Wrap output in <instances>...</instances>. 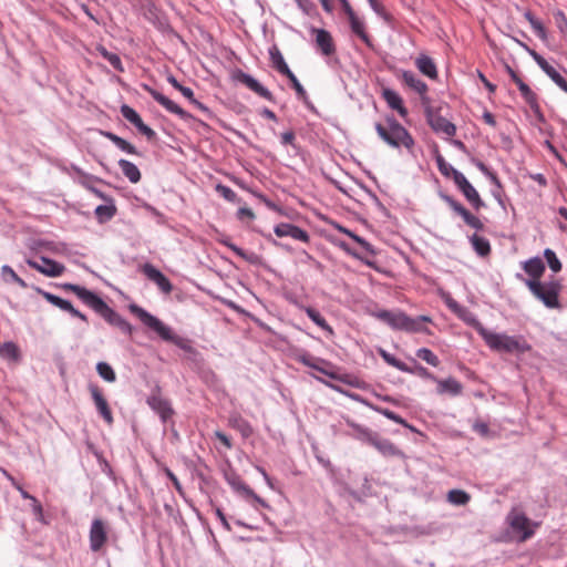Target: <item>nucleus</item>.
<instances>
[{
  "label": "nucleus",
  "instance_id": "obj_1",
  "mask_svg": "<svg viewBox=\"0 0 567 567\" xmlns=\"http://www.w3.org/2000/svg\"><path fill=\"white\" fill-rule=\"evenodd\" d=\"M73 293L87 307L93 309L109 324L118 328L123 333L131 336L133 327L120 313L112 309L100 296L84 287L73 285Z\"/></svg>",
  "mask_w": 567,
  "mask_h": 567
},
{
  "label": "nucleus",
  "instance_id": "obj_2",
  "mask_svg": "<svg viewBox=\"0 0 567 567\" xmlns=\"http://www.w3.org/2000/svg\"><path fill=\"white\" fill-rule=\"evenodd\" d=\"M130 311L136 316L146 327L155 331L164 341L171 342L187 353L197 355L198 351L192 346L189 339L179 337L173 330L163 323L158 318L147 312L136 303L128 306Z\"/></svg>",
  "mask_w": 567,
  "mask_h": 567
},
{
  "label": "nucleus",
  "instance_id": "obj_3",
  "mask_svg": "<svg viewBox=\"0 0 567 567\" xmlns=\"http://www.w3.org/2000/svg\"><path fill=\"white\" fill-rule=\"evenodd\" d=\"M373 316L386 323L394 330H402L406 332H427V328L423 326L424 322H431V318L427 316H419L416 318L409 317L403 311H390V310H379L373 312Z\"/></svg>",
  "mask_w": 567,
  "mask_h": 567
},
{
  "label": "nucleus",
  "instance_id": "obj_4",
  "mask_svg": "<svg viewBox=\"0 0 567 567\" xmlns=\"http://www.w3.org/2000/svg\"><path fill=\"white\" fill-rule=\"evenodd\" d=\"M385 123L386 125L375 123L374 126L382 141L394 148L404 146L408 150H411L414 146L412 135L393 115L386 116Z\"/></svg>",
  "mask_w": 567,
  "mask_h": 567
},
{
  "label": "nucleus",
  "instance_id": "obj_5",
  "mask_svg": "<svg viewBox=\"0 0 567 567\" xmlns=\"http://www.w3.org/2000/svg\"><path fill=\"white\" fill-rule=\"evenodd\" d=\"M485 343L499 353L523 354L532 350V346L523 336H507L488 331Z\"/></svg>",
  "mask_w": 567,
  "mask_h": 567
},
{
  "label": "nucleus",
  "instance_id": "obj_6",
  "mask_svg": "<svg viewBox=\"0 0 567 567\" xmlns=\"http://www.w3.org/2000/svg\"><path fill=\"white\" fill-rule=\"evenodd\" d=\"M526 286L530 292L539 299L547 308L560 309L559 293L561 291V284L558 280H550L540 282L538 280H525Z\"/></svg>",
  "mask_w": 567,
  "mask_h": 567
},
{
  "label": "nucleus",
  "instance_id": "obj_7",
  "mask_svg": "<svg viewBox=\"0 0 567 567\" xmlns=\"http://www.w3.org/2000/svg\"><path fill=\"white\" fill-rule=\"evenodd\" d=\"M224 478L229 484V486L239 494L241 497L246 499H252L258 503L260 506L268 508V503L258 496L254 489H251L241 478V476L231 467L224 471Z\"/></svg>",
  "mask_w": 567,
  "mask_h": 567
},
{
  "label": "nucleus",
  "instance_id": "obj_8",
  "mask_svg": "<svg viewBox=\"0 0 567 567\" xmlns=\"http://www.w3.org/2000/svg\"><path fill=\"white\" fill-rule=\"evenodd\" d=\"M425 117L427 124L435 133H443L450 137L456 134V126L452 122L446 120L444 116H442L439 110H434L431 106H426Z\"/></svg>",
  "mask_w": 567,
  "mask_h": 567
},
{
  "label": "nucleus",
  "instance_id": "obj_9",
  "mask_svg": "<svg viewBox=\"0 0 567 567\" xmlns=\"http://www.w3.org/2000/svg\"><path fill=\"white\" fill-rule=\"evenodd\" d=\"M518 43L532 55L538 66L553 80V82L559 86L564 92L567 93V80L554 68L546 59H544L535 50L530 49L525 43L518 41Z\"/></svg>",
  "mask_w": 567,
  "mask_h": 567
},
{
  "label": "nucleus",
  "instance_id": "obj_10",
  "mask_svg": "<svg viewBox=\"0 0 567 567\" xmlns=\"http://www.w3.org/2000/svg\"><path fill=\"white\" fill-rule=\"evenodd\" d=\"M233 79L247 86L250 91L260 97L272 103L275 102L274 94L267 87L261 85L254 76L244 72L243 70L236 69L233 73Z\"/></svg>",
  "mask_w": 567,
  "mask_h": 567
},
{
  "label": "nucleus",
  "instance_id": "obj_11",
  "mask_svg": "<svg viewBox=\"0 0 567 567\" xmlns=\"http://www.w3.org/2000/svg\"><path fill=\"white\" fill-rule=\"evenodd\" d=\"M441 198L457 214L460 215L464 223L476 229V230H483L484 229V224L483 221L476 217L475 215H473L467 208H465L460 202H457L456 199H454L452 196L447 195V194H441Z\"/></svg>",
  "mask_w": 567,
  "mask_h": 567
},
{
  "label": "nucleus",
  "instance_id": "obj_12",
  "mask_svg": "<svg viewBox=\"0 0 567 567\" xmlns=\"http://www.w3.org/2000/svg\"><path fill=\"white\" fill-rule=\"evenodd\" d=\"M144 90L163 107H165L168 112L177 115L179 118L184 121L193 120V115L177 105L175 102L169 100L167 96L158 92L157 90L151 87L150 85H143Z\"/></svg>",
  "mask_w": 567,
  "mask_h": 567
},
{
  "label": "nucleus",
  "instance_id": "obj_13",
  "mask_svg": "<svg viewBox=\"0 0 567 567\" xmlns=\"http://www.w3.org/2000/svg\"><path fill=\"white\" fill-rule=\"evenodd\" d=\"M107 524L101 519H93L90 528V548L92 551H100L107 543Z\"/></svg>",
  "mask_w": 567,
  "mask_h": 567
},
{
  "label": "nucleus",
  "instance_id": "obj_14",
  "mask_svg": "<svg viewBox=\"0 0 567 567\" xmlns=\"http://www.w3.org/2000/svg\"><path fill=\"white\" fill-rule=\"evenodd\" d=\"M147 404L154 410L165 423L174 414L171 402L161 395V389L156 388L153 393L147 398Z\"/></svg>",
  "mask_w": 567,
  "mask_h": 567
},
{
  "label": "nucleus",
  "instance_id": "obj_15",
  "mask_svg": "<svg viewBox=\"0 0 567 567\" xmlns=\"http://www.w3.org/2000/svg\"><path fill=\"white\" fill-rule=\"evenodd\" d=\"M27 262L31 268L49 277L60 276L65 269V267L62 264L48 259L45 257L28 259Z\"/></svg>",
  "mask_w": 567,
  "mask_h": 567
},
{
  "label": "nucleus",
  "instance_id": "obj_16",
  "mask_svg": "<svg viewBox=\"0 0 567 567\" xmlns=\"http://www.w3.org/2000/svg\"><path fill=\"white\" fill-rule=\"evenodd\" d=\"M89 390L91 392L94 404H95L99 413L103 417V420L107 424H112L113 423V414H112V411L109 406V403H107L101 388L96 384L91 383L89 385Z\"/></svg>",
  "mask_w": 567,
  "mask_h": 567
},
{
  "label": "nucleus",
  "instance_id": "obj_17",
  "mask_svg": "<svg viewBox=\"0 0 567 567\" xmlns=\"http://www.w3.org/2000/svg\"><path fill=\"white\" fill-rule=\"evenodd\" d=\"M311 32L316 34V47L324 56H331L336 53L333 38L326 29L312 28Z\"/></svg>",
  "mask_w": 567,
  "mask_h": 567
},
{
  "label": "nucleus",
  "instance_id": "obj_18",
  "mask_svg": "<svg viewBox=\"0 0 567 567\" xmlns=\"http://www.w3.org/2000/svg\"><path fill=\"white\" fill-rule=\"evenodd\" d=\"M217 243H219L220 245L229 248L231 251H234L238 257H240L241 259H244L245 261L254 265V266H260L262 264V257L257 255L256 252H247L245 251L243 248L238 247L237 245H235L231 240H230V237L227 236V235H220L218 238H217Z\"/></svg>",
  "mask_w": 567,
  "mask_h": 567
},
{
  "label": "nucleus",
  "instance_id": "obj_19",
  "mask_svg": "<svg viewBox=\"0 0 567 567\" xmlns=\"http://www.w3.org/2000/svg\"><path fill=\"white\" fill-rule=\"evenodd\" d=\"M274 231L278 237H291L303 243H309L310 240V236L305 229L289 223L278 224Z\"/></svg>",
  "mask_w": 567,
  "mask_h": 567
},
{
  "label": "nucleus",
  "instance_id": "obj_20",
  "mask_svg": "<svg viewBox=\"0 0 567 567\" xmlns=\"http://www.w3.org/2000/svg\"><path fill=\"white\" fill-rule=\"evenodd\" d=\"M508 519L509 525L514 530L523 533V540L529 538L534 534V532L528 528L529 519L524 513L514 509L509 513Z\"/></svg>",
  "mask_w": 567,
  "mask_h": 567
},
{
  "label": "nucleus",
  "instance_id": "obj_21",
  "mask_svg": "<svg viewBox=\"0 0 567 567\" xmlns=\"http://www.w3.org/2000/svg\"><path fill=\"white\" fill-rule=\"evenodd\" d=\"M381 95L388 106L395 110L400 116L405 117L408 115V109L404 106L402 97L395 91L389 87H383Z\"/></svg>",
  "mask_w": 567,
  "mask_h": 567
},
{
  "label": "nucleus",
  "instance_id": "obj_22",
  "mask_svg": "<svg viewBox=\"0 0 567 567\" xmlns=\"http://www.w3.org/2000/svg\"><path fill=\"white\" fill-rule=\"evenodd\" d=\"M516 85L520 92V95L529 105L532 111L543 118L537 94L523 80H518V83H516Z\"/></svg>",
  "mask_w": 567,
  "mask_h": 567
},
{
  "label": "nucleus",
  "instance_id": "obj_23",
  "mask_svg": "<svg viewBox=\"0 0 567 567\" xmlns=\"http://www.w3.org/2000/svg\"><path fill=\"white\" fill-rule=\"evenodd\" d=\"M384 456H404L403 452L396 447L390 440L382 439L379 434L370 444Z\"/></svg>",
  "mask_w": 567,
  "mask_h": 567
},
{
  "label": "nucleus",
  "instance_id": "obj_24",
  "mask_svg": "<svg viewBox=\"0 0 567 567\" xmlns=\"http://www.w3.org/2000/svg\"><path fill=\"white\" fill-rule=\"evenodd\" d=\"M437 383L436 391L439 394H450L452 396H457L463 392V385L454 378H447L445 380L435 381Z\"/></svg>",
  "mask_w": 567,
  "mask_h": 567
},
{
  "label": "nucleus",
  "instance_id": "obj_25",
  "mask_svg": "<svg viewBox=\"0 0 567 567\" xmlns=\"http://www.w3.org/2000/svg\"><path fill=\"white\" fill-rule=\"evenodd\" d=\"M415 65L419 71L431 80L437 79V69L436 65L429 55L420 54L415 60Z\"/></svg>",
  "mask_w": 567,
  "mask_h": 567
},
{
  "label": "nucleus",
  "instance_id": "obj_26",
  "mask_svg": "<svg viewBox=\"0 0 567 567\" xmlns=\"http://www.w3.org/2000/svg\"><path fill=\"white\" fill-rule=\"evenodd\" d=\"M467 326L476 330V332L484 339L488 330L481 323L477 317L467 308H463L457 315Z\"/></svg>",
  "mask_w": 567,
  "mask_h": 567
},
{
  "label": "nucleus",
  "instance_id": "obj_27",
  "mask_svg": "<svg viewBox=\"0 0 567 567\" xmlns=\"http://www.w3.org/2000/svg\"><path fill=\"white\" fill-rule=\"evenodd\" d=\"M100 134L102 136H104L105 138H107L109 141H111L113 144H115L121 151H123L127 154H132V155H141V153L137 151V148L133 144H131L123 137L114 134L113 132L100 131Z\"/></svg>",
  "mask_w": 567,
  "mask_h": 567
},
{
  "label": "nucleus",
  "instance_id": "obj_28",
  "mask_svg": "<svg viewBox=\"0 0 567 567\" xmlns=\"http://www.w3.org/2000/svg\"><path fill=\"white\" fill-rule=\"evenodd\" d=\"M269 59H270V62H271V66L277 71L279 72L281 75H287L289 74L290 72H292L288 64L286 63L279 48L274 44L270 49H269Z\"/></svg>",
  "mask_w": 567,
  "mask_h": 567
},
{
  "label": "nucleus",
  "instance_id": "obj_29",
  "mask_svg": "<svg viewBox=\"0 0 567 567\" xmlns=\"http://www.w3.org/2000/svg\"><path fill=\"white\" fill-rule=\"evenodd\" d=\"M523 269L532 277L530 280L540 281L539 279L544 275L546 267L539 257H534L523 262Z\"/></svg>",
  "mask_w": 567,
  "mask_h": 567
},
{
  "label": "nucleus",
  "instance_id": "obj_30",
  "mask_svg": "<svg viewBox=\"0 0 567 567\" xmlns=\"http://www.w3.org/2000/svg\"><path fill=\"white\" fill-rule=\"evenodd\" d=\"M348 20L351 31L358 35L369 48H372V39L365 30L364 22L357 14L348 18Z\"/></svg>",
  "mask_w": 567,
  "mask_h": 567
},
{
  "label": "nucleus",
  "instance_id": "obj_31",
  "mask_svg": "<svg viewBox=\"0 0 567 567\" xmlns=\"http://www.w3.org/2000/svg\"><path fill=\"white\" fill-rule=\"evenodd\" d=\"M402 80L408 86L417 92L424 100V95L427 92V85L425 82L417 79L412 71H402Z\"/></svg>",
  "mask_w": 567,
  "mask_h": 567
},
{
  "label": "nucleus",
  "instance_id": "obj_32",
  "mask_svg": "<svg viewBox=\"0 0 567 567\" xmlns=\"http://www.w3.org/2000/svg\"><path fill=\"white\" fill-rule=\"evenodd\" d=\"M106 203V205H99L94 210L95 217L100 224L110 221L117 214L114 200L112 199V202Z\"/></svg>",
  "mask_w": 567,
  "mask_h": 567
},
{
  "label": "nucleus",
  "instance_id": "obj_33",
  "mask_svg": "<svg viewBox=\"0 0 567 567\" xmlns=\"http://www.w3.org/2000/svg\"><path fill=\"white\" fill-rule=\"evenodd\" d=\"M118 166H120L123 175L131 183L136 184V183H138L141 181V177H142L141 176V172H140L138 167L134 163H132V162H130L127 159H123L122 158V159L118 161Z\"/></svg>",
  "mask_w": 567,
  "mask_h": 567
},
{
  "label": "nucleus",
  "instance_id": "obj_34",
  "mask_svg": "<svg viewBox=\"0 0 567 567\" xmlns=\"http://www.w3.org/2000/svg\"><path fill=\"white\" fill-rule=\"evenodd\" d=\"M229 424L233 429L237 430L244 439H248L254 433L250 423L239 414L230 416Z\"/></svg>",
  "mask_w": 567,
  "mask_h": 567
},
{
  "label": "nucleus",
  "instance_id": "obj_35",
  "mask_svg": "<svg viewBox=\"0 0 567 567\" xmlns=\"http://www.w3.org/2000/svg\"><path fill=\"white\" fill-rule=\"evenodd\" d=\"M360 401L362 403H364L367 406H369L371 410L375 411L379 414H382L386 419H389L398 424H401L403 426H409V423L403 417H401L399 414L394 413L393 411H391L386 408H382V406L375 405L373 403H370L363 399H361Z\"/></svg>",
  "mask_w": 567,
  "mask_h": 567
},
{
  "label": "nucleus",
  "instance_id": "obj_36",
  "mask_svg": "<svg viewBox=\"0 0 567 567\" xmlns=\"http://www.w3.org/2000/svg\"><path fill=\"white\" fill-rule=\"evenodd\" d=\"M360 401L362 403H364L367 406H369L371 410L375 411L379 414H382L386 419H389L398 424H401L403 426H409V423L403 417H401L399 414L394 413L393 411H391L386 408H382V406L375 405L373 403H370L363 399H361Z\"/></svg>",
  "mask_w": 567,
  "mask_h": 567
},
{
  "label": "nucleus",
  "instance_id": "obj_37",
  "mask_svg": "<svg viewBox=\"0 0 567 567\" xmlns=\"http://www.w3.org/2000/svg\"><path fill=\"white\" fill-rule=\"evenodd\" d=\"M470 241L478 256L487 257L491 254V245L486 238L478 236L477 234H473L470 237Z\"/></svg>",
  "mask_w": 567,
  "mask_h": 567
},
{
  "label": "nucleus",
  "instance_id": "obj_38",
  "mask_svg": "<svg viewBox=\"0 0 567 567\" xmlns=\"http://www.w3.org/2000/svg\"><path fill=\"white\" fill-rule=\"evenodd\" d=\"M461 192L475 210L478 212L480 209L485 207V203L483 202L480 194L472 184L466 186Z\"/></svg>",
  "mask_w": 567,
  "mask_h": 567
},
{
  "label": "nucleus",
  "instance_id": "obj_39",
  "mask_svg": "<svg viewBox=\"0 0 567 567\" xmlns=\"http://www.w3.org/2000/svg\"><path fill=\"white\" fill-rule=\"evenodd\" d=\"M348 425L351 426L355 431V437L362 442H365L368 444H371L372 441L375 439L378 433L371 431L368 427H364L360 424H357L354 422L348 421Z\"/></svg>",
  "mask_w": 567,
  "mask_h": 567
},
{
  "label": "nucleus",
  "instance_id": "obj_40",
  "mask_svg": "<svg viewBox=\"0 0 567 567\" xmlns=\"http://www.w3.org/2000/svg\"><path fill=\"white\" fill-rule=\"evenodd\" d=\"M141 11L145 19L155 23L159 19V9L152 0H144L141 3Z\"/></svg>",
  "mask_w": 567,
  "mask_h": 567
},
{
  "label": "nucleus",
  "instance_id": "obj_41",
  "mask_svg": "<svg viewBox=\"0 0 567 567\" xmlns=\"http://www.w3.org/2000/svg\"><path fill=\"white\" fill-rule=\"evenodd\" d=\"M339 247L348 255L352 256L353 258L360 260L361 262H363L364 265H367L368 267L370 268H373V269H377V265H375V261L372 260V259H369L367 257H364L362 254H360L358 250H355L354 248H352L348 243L346 241H340L339 243Z\"/></svg>",
  "mask_w": 567,
  "mask_h": 567
},
{
  "label": "nucleus",
  "instance_id": "obj_42",
  "mask_svg": "<svg viewBox=\"0 0 567 567\" xmlns=\"http://www.w3.org/2000/svg\"><path fill=\"white\" fill-rule=\"evenodd\" d=\"M339 247L348 255L352 256L353 258L360 260L361 262H363L364 265H367L368 267L370 268H373V269H377V265H375V261L372 260V259H369L367 257H364L362 254H360L358 250H355L354 248H352L348 243L346 241H340L339 243Z\"/></svg>",
  "mask_w": 567,
  "mask_h": 567
},
{
  "label": "nucleus",
  "instance_id": "obj_43",
  "mask_svg": "<svg viewBox=\"0 0 567 567\" xmlns=\"http://www.w3.org/2000/svg\"><path fill=\"white\" fill-rule=\"evenodd\" d=\"M379 355L391 367L400 370V371H411L410 367L403 361L396 359L393 354L389 353L382 348L378 349Z\"/></svg>",
  "mask_w": 567,
  "mask_h": 567
},
{
  "label": "nucleus",
  "instance_id": "obj_44",
  "mask_svg": "<svg viewBox=\"0 0 567 567\" xmlns=\"http://www.w3.org/2000/svg\"><path fill=\"white\" fill-rule=\"evenodd\" d=\"M37 291L43 296L45 300L52 303L55 307H59L62 310L71 311V302L69 300L62 299L53 293L47 292L40 288H37Z\"/></svg>",
  "mask_w": 567,
  "mask_h": 567
},
{
  "label": "nucleus",
  "instance_id": "obj_45",
  "mask_svg": "<svg viewBox=\"0 0 567 567\" xmlns=\"http://www.w3.org/2000/svg\"><path fill=\"white\" fill-rule=\"evenodd\" d=\"M120 111L122 116L125 120H127L131 124H133L136 128L144 123L140 114L130 105L123 104Z\"/></svg>",
  "mask_w": 567,
  "mask_h": 567
},
{
  "label": "nucleus",
  "instance_id": "obj_46",
  "mask_svg": "<svg viewBox=\"0 0 567 567\" xmlns=\"http://www.w3.org/2000/svg\"><path fill=\"white\" fill-rule=\"evenodd\" d=\"M299 362H301L302 364H305L306 367H309V368H312L326 375H329L330 378H336L333 374L331 373H328L324 369L320 368L317 362H326L324 360L322 359H318V358H315L312 357L311 354L309 353H305V354H301L299 355V359H298Z\"/></svg>",
  "mask_w": 567,
  "mask_h": 567
},
{
  "label": "nucleus",
  "instance_id": "obj_47",
  "mask_svg": "<svg viewBox=\"0 0 567 567\" xmlns=\"http://www.w3.org/2000/svg\"><path fill=\"white\" fill-rule=\"evenodd\" d=\"M0 355L17 362L20 359L19 348L13 342H6L0 346Z\"/></svg>",
  "mask_w": 567,
  "mask_h": 567
},
{
  "label": "nucleus",
  "instance_id": "obj_48",
  "mask_svg": "<svg viewBox=\"0 0 567 567\" xmlns=\"http://www.w3.org/2000/svg\"><path fill=\"white\" fill-rule=\"evenodd\" d=\"M525 19L530 23L533 30L535 33L543 40L547 38V32L543 23L535 18V16L532 13V11L527 10L524 13Z\"/></svg>",
  "mask_w": 567,
  "mask_h": 567
},
{
  "label": "nucleus",
  "instance_id": "obj_49",
  "mask_svg": "<svg viewBox=\"0 0 567 567\" xmlns=\"http://www.w3.org/2000/svg\"><path fill=\"white\" fill-rule=\"evenodd\" d=\"M306 313L318 327L332 333V328L317 309L309 307L306 309Z\"/></svg>",
  "mask_w": 567,
  "mask_h": 567
},
{
  "label": "nucleus",
  "instance_id": "obj_50",
  "mask_svg": "<svg viewBox=\"0 0 567 567\" xmlns=\"http://www.w3.org/2000/svg\"><path fill=\"white\" fill-rule=\"evenodd\" d=\"M447 499L455 505H465L470 502L471 496L462 489H451L447 494Z\"/></svg>",
  "mask_w": 567,
  "mask_h": 567
},
{
  "label": "nucleus",
  "instance_id": "obj_51",
  "mask_svg": "<svg viewBox=\"0 0 567 567\" xmlns=\"http://www.w3.org/2000/svg\"><path fill=\"white\" fill-rule=\"evenodd\" d=\"M97 50L101 53V55L104 59H106L116 71L123 72L121 58L116 53L107 51L104 47H100Z\"/></svg>",
  "mask_w": 567,
  "mask_h": 567
},
{
  "label": "nucleus",
  "instance_id": "obj_52",
  "mask_svg": "<svg viewBox=\"0 0 567 567\" xmlns=\"http://www.w3.org/2000/svg\"><path fill=\"white\" fill-rule=\"evenodd\" d=\"M96 371L99 375L107 382H114L116 380V374L113 368L106 362H99Z\"/></svg>",
  "mask_w": 567,
  "mask_h": 567
},
{
  "label": "nucleus",
  "instance_id": "obj_53",
  "mask_svg": "<svg viewBox=\"0 0 567 567\" xmlns=\"http://www.w3.org/2000/svg\"><path fill=\"white\" fill-rule=\"evenodd\" d=\"M435 162L440 173L447 178H450L451 175L456 171V168L445 162L444 157L437 150L435 151Z\"/></svg>",
  "mask_w": 567,
  "mask_h": 567
},
{
  "label": "nucleus",
  "instance_id": "obj_54",
  "mask_svg": "<svg viewBox=\"0 0 567 567\" xmlns=\"http://www.w3.org/2000/svg\"><path fill=\"white\" fill-rule=\"evenodd\" d=\"M544 257L553 272H559L561 270V262L554 250H551L550 248H546L544 250Z\"/></svg>",
  "mask_w": 567,
  "mask_h": 567
},
{
  "label": "nucleus",
  "instance_id": "obj_55",
  "mask_svg": "<svg viewBox=\"0 0 567 567\" xmlns=\"http://www.w3.org/2000/svg\"><path fill=\"white\" fill-rule=\"evenodd\" d=\"M416 357L424 360L432 367H437L440 364V359L437 358V355L427 348H420L416 351Z\"/></svg>",
  "mask_w": 567,
  "mask_h": 567
},
{
  "label": "nucleus",
  "instance_id": "obj_56",
  "mask_svg": "<svg viewBox=\"0 0 567 567\" xmlns=\"http://www.w3.org/2000/svg\"><path fill=\"white\" fill-rule=\"evenodd\" d=\"M288 78V80L290 81L291 83V86L293 87V90L296 91V94L297 96L302 100L306 104H308V94L305 90V87L300 84L299 80L297 79V76L290 72L289 74L286 75Z\"/></svg>",
  "mask_w": 567,
  "mask_h": 567
},
{
  "label": "nucleus",
  "instance_id": "obj_57",
  "mask_svg": "<svg viewBox=\"0 0 567 567\" xmlns=\"http://www.w3.org/2000/svg\"><path fill=\"white\" fill-rule=\"evenodd\" d=\"M413 362L415 364L414 368L410 367L411 371H404L405 373L416 374L420 378H423V379H426V380L437 381V378L433 373H431L426 368H424L423 365L419 364L416 362V360L413 359Z\"/></svg>",
  "mask_w": 567,
  "mask_h": 567
},
{
  "label": "nucleus",
  "instance_id": "obj_58",
  "mask_svg": "<svg viewBox=\"0 0 567 567\" xmlns=\"http://www.w3.org/2000/svg\"><path fill=\"white\" fill-rule=\"evenodd\" d=\"M216 192L230 203L239 202L237 194L226 185L217 184L215 186Z\"/></svg>",
  "mask_w": 567,
  "mask_h": 567
},
{
  "label": "nucleus",
  "instance_id": "obj_59",
  "mask_svg": "<svg viewBox=\"0 0 567 567\" xmlns=\"http://www.w3.org/2000/svg\"><path fill=\"white\" fill-rule=\"evenodd\" d=\"M1 275L4 281H14L21 287H25V282L14 272V270L9 266H3L1 268Z\"/></svg>",
  "mask_w": 567,
  "mask_h": 567
},
{
  "label": "nucleus",
  "instance_id": "obj_60",
  "mask_svg": "<svg viewBox=\"0 0 567 567\" xmlns=\"http://www.w3.org/2000/svg\"><path fill=\"white\" fill-rule=\"evenodd\" d=\"M554 19L559 32L567 35V17L564 11L557 10L554 12Z\"/></svg>",
  "mask_w": 567,
  "mask_h": 567
},
{
  "label": "nucleus",
  "instance_id": "obj_61",
  "mask_svg": "<svg viewBox=\"0 0 567 567\" xmlns=\"http://www.w3.org/2000/svg\"><path fill=\"white\" fill-rule=\"evenodd\" d=\"M351 238L360 245V247L369 255L371 256H375L377 255V250L374 249V247L369 243L363 237L357 235V234H351Z\"/></svg>",
  "mask_w": 567,
  "mask_h": 567
},
{
  "label": "nucleus",
  "instance_id": "obj_62",
  "mask_svg": "<svg viewBox=\"0 0 567 567\" xmlns=\"http://www.w3.org/2000/svg\"><path fill=\"white\" fill-rule=\"evenodd\" d=\"M301 255V262L302 264H308V265H311L312 267H315L319 272H323L324 270V266L317 259H315L310 254H308L306 250H302L300 252Z\"/></svg>",
  "mask_w": 567,
  "mask_h": 567
},
{
  "label": "nucleus",
  "instance_id": "obj_63",
  "mask_svg": "<svg viewBox=\"0 0 567 567\" xmlns=\"http://www.w3.org/2000/svg\"><path fill=\"white\" fill-rule=\"evenodd\" d=\"M154 282L157 285V287L165 293H171L173 290V285L168 280V278L162 272L159 274L158 278L154 280Z\"/></svg>",
  "mask_w": 567,
  "mask_h": 567
},
{
  "label": "nucleus",
  "instance_id": "obj_64",
  "mask_svg": "<svg viewBox=\"0 0 567 567\" xmlns=\"http://www.w3.org/2000/svg\"><path fill=\"white\" fill-rule=\"evenodd\" d=\"M451 177L453 178L454 184L457 186L460 190L464 189L466 186L471 184L467 181V178L457 169L451 175Z\"/></svg>",
  "mask_w": 567,
  "mask_h": 567
}]
</instances>
